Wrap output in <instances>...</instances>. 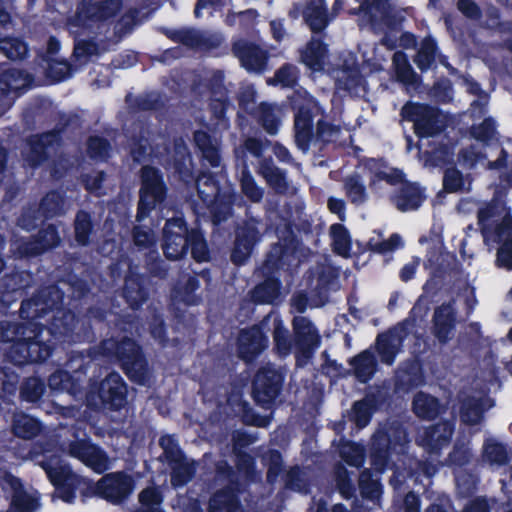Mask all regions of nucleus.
I'll return each instance as SVG.
<instances>
[{"instance_id": "obj_64", "label": "nucleus", "mask_w": 512, "mask_h": 512, "mask_svg": "<svg viewBox=\"0 0 512 512\" xmlns=\"http://www.w3.org/2000/svg\"><path fill=\"white\" fill-rule=\"evenodd\" d=\"M340 456L347 465L360 468L365 461V450L362 445L348 441L341 447Z\"/></svg>"}, {"instance_id": "obj_41", "label": "nucleus", "mask_w": 512, "mask_h": 512, "mask_svg": "<svg viewBox=\"0 0 512 512\" xmlns=\"http://www.w3.org/2000/svg\"><path fill=\"white\" fill-rule=\"evenodd\" d=\"M354 371L355 377L361 383H367L374 376L377 369V359L370 350H364L348 361Z\"/></svg>"}, {"instance_id": "obj_30", "label": "nucleus", "mask_w": 512, "mask_h": 512, "mask_svg": "<svg viewBox=\"0 0 512 512\" xmlns=\"http://www.w3.org/2000/svg\"><path fill=\"white\" fill-rule=\"evenodd\" d=\"M366 67L367 66H328L327 72L337 74L335 86L338 90L345 91L353 96L357 94L364 82L361 72ZM368 67L371 72L383 70V66Z\"/></svg>"}, {"instance_id": "obj_59", "label": "nucleus", "mask_w": 512, "mask_h": 512, "mask_svg": "<svg viewBox=\"0 0 512 512\" xmlns=\"http://www.w3.org/2000/svg\"><path fill=\"white\" fill-rule=\"evenodd\" d=\"M344 189L349 201L356 206L362 205L367 200L366 187L361 176L357 173L345 179Z\"/></svg>"}, {"instance_id": "obj_13", "label": "nucleus", "mask_w": 512, "mask_h": 512, "mask_svg": "<svg viewBox=\"0 0 512 512\" xmlns=\"http://www.w3.org/2000/svg\"><path fill=\"white\" fill-rule=\"evenodd\" d=\"M285 376V372L272 363L261 366L252 380L254 402L264 409H271L282 392Z\"/></svg>"}, {"instance_id": "obj_51", "label": "nucleus", "mask_w": 512, "mask_h": 512, "mask_svg": "<svg viewBox=\"0 0 512 512\" xmlns=\"http://www.w3.org/2000/svg\"><path fill=\"white\" fill-rule=\"evenodd\" d=\"M189 250L192 259L197 263L209 262L211 260V252L204 232L200 227H194L190 230Z\"/></svg>"}, {"instance_id": "obj_20", "label": "nucleus", "mask_w": 512, "mask_h": 512, "mask_svg": "<svg viewBox=\"0 0 512 512\" xmlns=\"http://www.w3.org/2000/svg\"><path fill=\"white\" fill-rule=\"evenodd\" d=\"M40 466L58 491L60 498L66 503H72L76 497L79 482L72 468L69 465L53 466L50 460H43Z\"/></svg>"}, {"instance_id": "obj_16", "label": "nucleus", "mask_w": 512, "mask_h": 512, "mask_svg": "<svg viewBox=\"0 0 512 512\" xmlns=\"http://www.w3.org/2000/svg\"><path fill=\"white\" fill-rule=\"evenodd\" d=\"M190 230L183 215L166 220L163 228L162 249L169 260L184 258L189 251Z\"/></svg>"}, {"instance_id": "obj_50", "label": "nucleus", "mask_w": 512, "mask_h": 512, "mask_svg": "<svg viewBox=\"0 0 512 512\" xmlns=\"http://www.w3.org/2000/svg\"><path fill=\"white\" fill-rule=\"evenodd\" d=\"M0 53L11 61H22L28 56L29 46L20 37L6 36L0 38Z\"/></svg>"}, {"instance_id": "obj_54", "label": "nucleus", "mask_w": 512, "mask_h": 512, "mask_svg": "<svg viewBox=\"0 0 512 512\" xmlns=\"http://www.w3.org/2000/svg\"><path fill=\"white\" fill-rule=\"evenodd\" d=\"M93 221L91 214L85 210L77 211L74 220L75 241L80 246H87L90 243V236L93 232Z\"/></svg>"}, {"instance_id": "obj_33", "label": "nucleus", "mask_w": 512, "mask_h": 512, "mask_svg": "<svg viewBox=\"0 0 512 512\" xmlns=\"http://www.w3.org/2000/svg\"><path fill=\"white\" fill-rule=\"evenodd\" d=\"M232 53L240 64H268L269 51L262 45L239 38L232 43Z\"/></svg>"}, {"instance_id": "obj_53", "label": "nucleus", "mask_w": 512, "mask_h": 512, "mask_svg": "<svg viewBox=\"0 0 512 512\" xmlns=\"http://www.w3.org/2000/svg\"><path fill=\"white\" fill-rule=\"evenodd\" d=\"M11 253L19 259L37 257L45 253L35 235L19 238L11 242Z\"/></svg>"}, {"instance_id": "obj_46", "label": "nucleus", "mask_w": 512, "mask_h": 512, "mask_svg": "<svg viewBox=\"0 0 512 512\" xmlns=\"http://www.w3.org/2000/svg\"><path fill=\"white\" fill-rule=\"evenodd\" d=\"M455 258H442L433 267L431 277L423 285V292L430 296H435L442 287L443 280L452 270L451 265L454 264Z\"/></svg>"}, {"instance_id": "obj_44", "label": "nucleus", "mask_w": 512, "mask_h": 512, "mask_svg": "<svg viewBox=\"0 0 512 512\" xmlns=\"http://www.w3.org/2000/svg\"><path fill=\"white\" fill-rule=\"evenodd\" d=\"M233 105L229 98L209 97L208 110L210 112V120L214 126L220 131H227L230 128V119L227 111Z\"/></svg>"}, {"instance_id": "obj_23", "label": "nucleus", "mask_w": 512, "mask_h": 512, "mask_svg": "<svg viewBox=\"0 0 512 512\" xmlns=\"http://www.w3.org/2000/svg\"><path fill=\"white\" fill-rule=\"evenodd\" d=\"M457 325L455 300L444 302L434 309L431 333L441 345H446L453 337Z\"/></svg>"}, {"instance_id": "obj_24", "label": "nucleus", "mask_w": 512, "mask_h": 512, "mask_svg": "<svg viewBox=\"0 0 512 512\" xmlns=\"http://www.w3.org/2000/svg\"><path fill=\"white\" fill-rule=\"evenodd\" d=\"M359 11L364 14L376 33L397 28V18L391 15L389 0H363Z\"/></svg>"}, {"instance_id": "obj_5", "label": "nucleus", "mask_w": 512, "mask_h": 512, "mask_svg": "<svg viewBox=\"0 0 512 512\" xmlns=\"http://www.w3.org/2000/svg\"><path fill=\"white\" fill-rule=\"evenodd\" d=\"M224 174L201 170L195 184L198 197L207 207L213 225L219 226L233 215L235 193L221 186Z\"/></svg>"}, {"instance_id": "obj_43", "label": "nucleus", "mask_w": 512, "mask_h": 512, "mask_svg": "<svg viewBox=\"0 0 512 512\" xmlns=\"http://www.w3.org/2000/svg\"><path fill=\"white\" fill-rule=\"evenodd\" d=\"M257 123L269 134L276 135L279 131L281 120L274 104L261 102L251 115Z\"/></svg>"}, {"instance_id": "obj_9", "label": "nucleus", "mask_w": 512, "mask_h": 512, "mask_svg": "<svg viewBox=\"0 0 512 512\" xmlns=\"http://www.w3.org/2000/svg\"><path fill=\"white\" fill-rule=\"evenodd\" d=\"M400 116L403 121L413 123V131L419 139L437 136L445 128L441 110L427 103L407 101Z\"/></svg>"}, {"instance_id": "obj_19", "label": "nucleus", "mask_w": 512, "mask_h": 512, "mask_svg": "<svg viewBox=\"0 0 512 512\" xmlns=\"http://www.w3.org/2000/svg\"><path fill=\"white\" fill-rule=\"evenodd\" d=\"M415 326L414 318H406L389 330L378 334L376 346L381 361L387 365H392L397 355L395 342L401 344L409 336L412 328Z\"/></svg>"}, {"instance_id": "obj_57", "label": "nucleus", "mask_w": 512, "mask_h": 512, "mask_svg": "<svg viewBox=\"0 0 512 512\" xmlns=\"http://www.w3.org/2000/svg\"><path fill=\"white\" fill-rule=\"evenodd\" d=\"M283 479L285 489L304 494L309 492L310 482L299 465L291 466Z\"/></svg>"}, {"instance_id": "obj_38", "label": "nucleus", "mask_w": 512, "mask_h": 512, "mask_svg": "<svg viewBox=\"0 0 512 512\" xmlns=\"http://www.w3.org/2000/svg\"><path fill=\"white\" fill-rule=\"evenodd\" d=\"M440 400L423 391L417 392L412 400V411L420 419L435 420L441 413Z\"/></svg>"}, {"instance_id": "obj_18", "label": "nucleus", "mask_w": 512, "mask_h": 512, "mask_svg": "<svg viewBox=\"0 0 512 512\" xmlns=\"http://www.w3.org/2000/svg\"><path fill=\"white\" fill-rule=\"evenodd\" d=\"M68 455L79 460L96 474H103L111 468L108 453L89 438L70 441Z\"/></svg>"}, {"instance_id": "obj_37", "label": "nucleus", "mask_w": 512, "mask_h": 512, "mask_svg": "<svg viewBox=\"0 0 512 512\" xmlns=\"http://www.w3.org/2000/svg\"><path fill=\"white\" fill-rule=\"evenodd\" d=\"M12 433L24 440H31L39 436L43 431L42 422L25 412H15L11 423Z\"/></svg>"}, {"instance_id": "obj_22", "label": "nucleus", "mask_w": 512, "mask_h": 512, "mask_svg": "<svg viewBox=\"0 0 512 512\" xmlns=\"http://www.w3.org/2000/svg\"><path fill=\"white\" fill-rule=\"evenodd\" d=\"M0 486L6 493L10 489V505L8 512H34L38 507V500L27 493L20 478L11 472L5 471L0 477Z\"/></svg>"}, {"instance_id": "obj_1", "label": "nucleus", "mask_w": 512, "mask_h": 512, "mask_svg": "<svg viewBox=\"0 0 512 512\" xmlns=\"http://www.w3.org/2000/svg\"><path fill=\"white\" fill-rule=\"evenodd\" d=\"M56 304L50 288L40 289L21 302L19 316L25 322L0 321V343L10 344L4 353L8 363L23 367L43 363L52 355L53 346L42 338L45 326L37 320L53 311Z\"/></svg>"}, {"instance_id": "obj_2", "label": "nucleus", "mask_w": 512, "mask_h": 512, "mask_svg": "<svg viewBox=\"0 0 512 512\" xmlns=\"http://www.w3.org/2000/svg\"><path fill=\"white\" fill-rule=\"evenodd\" d=\"M49 288L52 290V295H57V298H54L57 304L51 311L53 315L48 326L50 335L60 344L93 342L95 332L92 323H105L112 311L105 306L92 305L79 316L69 308L60 307L59 304L62 301L60 290L54 287Z\"/></svg>"}, {"instance_id": "obj_60", "label": "nucleus", "mask_w": 512, "mask_h": 512, "mask_svg": "<svg viewBox=\"0 0 512 512\" xmlns=\"http://www.w3.org/2000/svg\"><path fill=\"white\" fill-rule=\"evenodd\" d=\"M78 380L68 370L58 369L48 377V386L52 391H75Z\"/></svg>"}, {"instance_id": "obj_63", "label": "nucleus", "mask_w": 512, "mask_h": 512, "mask_svg": "<svg viewBox=\"0 0 512 512\" xmlns=\"http://www.w3.org/2000/svg\"><path fill=\"white\" fill-rule=\"evenodd\" d=\"M238 406L241 421L245 425L260 428H266L269 426L271 418L269 416L257 413L249 402L240 401Z\"/></svg>"}, {"instance_id": "obj_32", "label": "nucleus", "mask_w": 512, "mask_h": 512, "mask_svg": "<svg viewBox=\"0 0 512 512\" xmlns=\"http://www.w3.org/2000/svg\"><path fill=\"white\" fill-rule=\"evenodd\" d=\"M30 286L29 275L24 271H13L5 274L0 281V299L10 304L27 294Z\"/></svg>"}, {"instance_id": "obj_14", "label": "nucleus", "mask_w": 512, "mask_h": 512, "mask_svg": "<svg viewBox=\"0 0 512 512\" xmlns=\"http://www.w3.org/2000/svg\"><path fill=\"white\" fill-rule=\"evenodd\" d=\"M265 233L261 218L247 215L235 228V238L230 253V261L236 266L244 265L261 242Z\"/></svg>"}, {"instance_id": "obj_40", "label": "nucleus", "mask_w": 512, "mask_h": 512, "mask_svg": "<svg viewBox=\"0 0 512 512\" xmlns=\"http://www.w3.org/2000/svg\"><path fill=\"white\" fill-rule=\"evenodd\" d=\"M96 350L97 346L84 351H72L69 355L66 368L74 375V378L77 379L78 382L83 376H86L91 363L100 357V354L96 352Z\"/></svg>"}, {"instance_id": "obj_3", "label": "nucleus", "mask_w": 512, "mask_h": 512, "mask_svg": "<svg viewBox=\"0 0 512 512\" xmlns=\"http://www.w3.org/2000/svg\"><path fill=\"white\" fill-rule=\"evenodd\" d=\"M96 352L101 358L119 366L131 382L145 385L150 380L149 361L137 340L129 336L106 338L97 345Z\"/></svg>"}, {"instance_id": "obj_39", "label": "nucleus", "mask_w": 512, "mask_h": 512, "mask_svg": "<svg viewBox=\"0 0 512 512\" xmlns=\"http://www.w3.org/2000/svg\"><path fill=\"white\" fill-rule=\"evenodd\" d=\"M271 320L274 353L279 357H287L294 348L293 336L290 335L281 316L276 315Z\"/></svg>"}, {"instance_id": "obj_29", "label": "nucleus", "mask_w": 512, "mask_h": 512, "mask_svg": "<svg viewBox=\"0 0 512 512\" xmlns=\"http://www.w3.org/2000/svg\"><path fill=\"white\" fill-rule=\"evenodd\" d=\"M426 377L423 366L419 360L408 359L398 368L395 377V391L409 393L424 386Z\"/></svg>"}, {"instance_id": "obj_47", "label": "nucleus", "mask_w": 512, "mask_h": 512, "mask_svg": "<svg viewBox=\"0 0 512 512\" xmlns=\"http://www.w3.org/2000/svg\"><path fill=\"white\" fill-rule=\"evenodd\" d=\"M365 167L374 174V177L377 180L385 181L390 185L403 184V182L407 181L405 179V174L402 170L397 168H392L389 172L383 170V168L387 167V163L383 159H375L369 158Z\"/></svg>"}, {"instance_id": "obj_34", "label": "nucleus", "mask_w": 512, "mask_h": 512, "mask_svg": "<svg viewBox=\"0 0 512 512\" xmlns=\"http://www.w3.org/2000/svg\"><path fill=\"white\" fill-rule=\"evenodd\" d=\"M382 403L383 399L379 391L367 393L363 399L353 403L351 419L360 428L367 426L372 419L373 413Z\"/></svg>"}, {"instance_id": "obj_6", "label": "nucleus", "mask_w": 512, "mask_h": 512, "mask_svg": "<svg viewBox=\"0 0 512 512\" xmlns=\"http://www.w3.org/2000/svg\"><path fill=\"white\" fill-rule=\"evenodd\" d=\"M408 443V433L402 424L393 422L379 427L371 436L369 445L372 468L383 473L391 463L393 455L403 454Z\"/></svg>"}, {"instance_id": "obj_52", "label": "nucleus", "mask_w": 512, "mask_h": 512, "mask_svg": "<svg viewBox=\"0 0 512 512\" xmlns=\"http://www.w3.org/2000/svg\"><path fill=\"white\" fill-rule=\"evenodd\" d=\"M46 391V384L43 379L37 376L25 378L20 384L19 394L22 402L37 403Z\"/></svg>"}, {"instance_id": "obj_62", "label": "nucleus", "mask_w": 512, "mask_h": 512, "mask_svg": "<svg viewBox=\"0 0 512 512\" xmlns=\"http://www.w3.org/2000/svg\"><path fill=\"white\" fill-rule=\"evenodd\" d=\"M331 235L333 238V250L336 254L347 257L351 250V238L348 229L336 223L331 226Z\"/></svg>"}, {"instance_id": "obj_45", "label": "nucleus", "mask_w": 512, "mask_h": 512, "mask_svg": "<svg viewBox=\"0 0 512 512\" xmlns=\"http://www.w3.org/2000/svg\"><path fill=\"white\" fill-rule=\"evenodd\" d=\"M259 172L274 191L277 193H285L287 191L286 172L275 166L271 159H265L260 163Z\"/></svg>"}, {"instance_id": "obj_8", "label": "nucleus", "mask_w": 512, "mask_h": 512, "mask_svg": "<svg viewBox=\"0 0 512 512\" xmlns=\"http://www.w3.org/2000/svg\"><path fill=\"white\" fill-rule=\"evenodd\" d=\"M159 446L163 452L159 457L170 468V481L174 488H182L195 476V463L189 462L174 435L166 434L160 437Z\"/></svg>"}, {"instance_id": "obj_61", "label": "nucleus", "mask_w": 512, "mask_h": 512, "mask_svg": "<svg viewBox=\"0 0 512 512\" xmlns=\"http://www.w3.org/2000/svg\"><path fill=\"white\" fill-rule=\"evenodd\" d=\"M87 155L95 161H107L110 157L111 144L103 136H90L87 140Z\"/></svg>"}, {"instance_id": "obj_7", "label": "nucleus", "mask_w": 512, "mask_h": 512, "mask_svg": "<svg viewBox=\"0 0 512 512\" xmlns=\"http://www.w3.org/2000/svg\"><path fill=\"white\" fill-rule=\"evenodd\" d=\"M86 399L93 410L119 412L128 404V385L118 372L111 371L100 381L90 383Z\"/></svg>"}, {"instance_id": "obj_15", "label": "nucleus", "mask_w": 512, "mask_h": 512, "mask_svg": "<svg viewBox=\"0 0 512 512\" xmlns=\"http://www.w3.org/2000/svg\"><path fill=\"white\" fill-rule=\"evenodd\" d=\"M292 336L296 365L304 367L320 347L321 335L308 317L298 315L292 319Z\"/></svg>"}, {"instance_id": "obj_4", "label": "nucleus", "mask_w": 512, "mask_h": 512, "mask_svg": "<svg viewBox=\"0 0 512 512\" xmlns=\"http://www.w3.org/2000/svg\"><path fill=\"white\" fill-rule=\"evenodd\" d=\"M296 257V248L288 243L276 242L270 246L259 270L263 281L250 291L255 304H273L279 298L282 283L280 271L288 269Z\"/></svg>"}, {"instance_id": "obj_26", "label": "nucleus", "mask_w": 512, "mask_h": 512, "mask_svg": "<svg viewBox=\"0 0 512 512\" xmlns=\"http://www.w3.org/2000/svg\"><path fill=\"white\" fill-rule=\"evenodd\" d=\"M61 129H52L32 135L28 138L29 153L27 161L31 167H38L49 158L48 149L61 142Z\"/></svg>"}, {"instance_id": "obj_36", "label": "nucleus", "mask_w": 512, "mask_h": 512, "mask_svg": "<svg viewBox=\"0 0 512 512\" xmlns=\"http://www.w3.org/2000/svg\"><path fill=\"white\" fill-rule=\"evenodd\" d=\"M241 489L222 487L215 491L208 502V512H238L241 508Z\"/></svg>"}, {"instance_id": "obj_12", "label": "nucleus", "mask_w": 512, "mask_h": 512, "mask_svg": "<svg viewBox=\"0 0 512 512\" xmlns=\"http://www.w3.org/2000/svg\"><path fill=\"white\" fill-rule=\"evenodd\" d=\"M164 34L174 43L181 44L205 55L220 56L227 50L226 47H223L224 37L218 32L200 31L190 27H183L166 29Z\"/></svg>"}, {"instance_id": "obj_17", "label": "nucleus", "mask_w": 512, "mask_h": 512, "mask_svg": "<svg viewBox=\"0 0 512 512\" xmlns=\"http://www.w3.org/2000/svg\"><path fill=\"white\" fill-rule=\"evenodd\" d=\"M134 478L124 471L105 474L93 487V494L112 503L121 504L133 492Z\"/></svg>"}, {"instance_id": "obj_10", "label": "nucleus", "mask_w": 512, "mask_h": 512, "mask_svg": "<svg viewBox=\"0 0 512 512\" xmlns=\"http://www.w3.org/2000/svg\"><path fill=\"white\" fill-rule=\"evenodd\" d=\"M140 189L137 205L138 221L148 216L167 197V186L161 170L152 165H144L139 172Z\"/></svg>"}, {"instance_id": "obj_21", "label": "nucleus", "mask_w": 512, "mask_h": 512, "mask_svg": "<svg viewBox=\"0 0 512 512\" xmlns=\"http://www.w3.org/2000/svg\"><path fill=\"white\" fill-rule=\"evenodd\" d=\"M127 265L128 273L124 277L121 296L130 309L137 311L149 299L150 280L145 274L134 271L132 261L128 260Z\"/></svg>"}, {"instance_id": "obj_27", "label": "nucleus", "mask_w": 512, "mask_h": 512, "mask_svg": "<svg viewBox=\"0 0 512 512\" xmlns=\"http://www.w3.org/2000/svg\"><path fill=\"white\" fill-rule=\"evenodd\" d=\"M32 76L24 69L10 66L0 74V100L14 101L30 88Z\"/></svg>"}, {"instance_id": "obj_42", "label": "nucleus", "mask_w": 512, "mask_h": 512, "mask_svg": "<svg viewBox=\"0 0 512 512\" xmlns=\"http://www.w3.org/2000/svg\"><path fill=\"white\" fill-rule=\"evenodd\" d=\"M329 59V46L322 38L311 37L300 50L302 64H327ZM328 64H331L328 62Z\"/></svg>"}, {"instance_id": "obj_25", "label": "nucleus", "mask_w": 512, "mask_h": 512, "mask_svg": "<svg viewBox=\"0 0 512 512\" xmlns=\"http://www.w3.org/2000/svg\"><path fill=\"white\" fill-rule=\"evenodd\" d=\"M455 425L449 420H443L426 427L419 435L417 443L429 454H440L441 450L451 442Z\"/></svg>"}, {"instance_id": "obj_31", "label": "nucleus", "mask_w": 512, "mask_h": 512, "mask_svg": "<svg viewBox=\"0 0 512 512\" xmlns=\"http://www.w3.org/2000/svg\"><path fill=\"white\" fill-rule=\"evenodd\" d=\"M426 200L425 189L417 182L405 181L391 197L392 203L401 212L418 210Z\"/></svg>"}, {"instance_id": "obj_11", "label": "nucleus", "mask_w": 512, "mask_h": 512, "mask_svg": "<svg viewBox=\"0 0 512 512\" xmlns=\"http://www.w3.org/2000/svg\"><path fill=\"white\" fill-rule=\"evenodd\" d=\"M271 316L250 326L241 328L235 340L236 356L245 364L254 363L269 347L267 330Z\"/></svg>"}, {"instance_id": "obj_55", "label": "nucleus", "mask_w": 512, "mask_h": 512, "mask_svg": "<svg viewBox=\"0 0 512 512\" xmlns=\"http://www.w3.org/2000/svg\"><path fill=\"white\" fill-rule=\"evenodd\" d=\"M64 196L58 190L48 191L40 200L39 210L44 219H52L63 211Z\"/></svg>"}, {"instance_id": "obj_58", "label": "nucleus", "mask_w": 512, "mask_h": 512, "mask_svg": "<svg viewBox=\"0 0 512 512\" xmlns=\"http://www.w3.org/2000/svg\"><path fill=\"white\" fill-rule=\"evenodd\" d=\"M248 435L243 433L241 437L235 439L234 441V455H235V466L239 473H243L246 475H251L255 471V459L253 456L241 449H238V444L247 445L249 442L247 441Z\"/></svg>"}, {"instance_id": "obj_48", "label": "nucleus", "mask_w": 512, "mask_h": 512, "mask_svg": "<svg viewBox=\"0 0 512 512\" xmlns=\"http://www.w3.org/2000/svg\"><path fill=\"white\" fill-rule=\"evenodd\" d=\"M129 107L137 112L156 111L164 106V102L159 92L150 91L133 97L128 94L125 97Z\"/></svg>"}, {"instance_id": "obj_35", "label": "nucleus", "mask_w": 512, "mask_h": 512, "mask_svg": "<svg viewBox=\"0 0 512 512\" xmlns=\"http://www.w3.org/2000/svg\"><path fill=\"white\" fill-rule=\"evenodd\" d=\"M193 140L196 149L201 154L202 164L212 168L219 167L222 159L220 147L214 142L209 132L202 129L195 130Z\"/></svg>"}, {"instance_id": "obj_49", "label": "nucleus", "mask_w": 512, "mask_h": 512, "mask_svg": "<svg viewBox=\"0 0 512 512\" xmlns=\"http://www.w3.org/2000/svg\"><path fill=\"white\" fill-rule=\"evenodd\" d=\"M320 4L316 5L310 2L303 11V17L313 33L322 32L328 25L327 8L324 0H319Z\"/></svg>"}, {"instance_id": "obj_28", "label": "nucleus", "mask_w": 512, "mask_h": 512, "mask_svg": "<svg viewBox=\"0 0 512 512\" xmlns=\"http://www.w3.org/2000/svg\"><path fill=\"white\" fill-rule=\"evenodd\" d=\"M294 141L299 150L307 152L312 140L316 137L314 131V113L309 105H300L294 116Z\"/></svg>"}, {"instance_id": "obj_56", "label": "nucleus", "mask_w": 512, "mask_h": 512, "mask_svg": "<svg viewBox=\"0 0 512 512\" xmlns=\"http://www.w3.org/2000/svg\"><path fill=\"white\" fill-rule=\"evenodd\" d=\"M132 243L137 251L156 252V237L147 226L135 225L132 229Z\"/></svg>"}]
</instances>
